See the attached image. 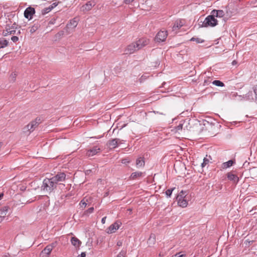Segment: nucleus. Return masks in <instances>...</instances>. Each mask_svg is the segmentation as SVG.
Masks as SVG:
<instances>
[{
    "mask_svg": "<svg viewBox=\"0 0 257 257\" xmlns=\"http://www.w3.org/2000/svg\"><path fill=\"white\" fill-rule=\"evenodd\" d=\"M51 178H46L43 181L41 190L47 193H51L56 187L55 182Z\"/></svg>",
    "mask_w": 257,
    "mask_h": 257,
    "instance_id": "obj_1",
    "label": "nucleus"
},
{
    "mask_svg": "<svg viewBox=\"0 0 257 257\" xmlns=\"http://www.w3.org/2000/svg\"><path fill=\"white\" fill-rule=\"evenodd\" d=\"M218 24V21L215 18V16L211 14L208 16L202 22L201 27H213Z\"/></svg>",
    "mask_w": 257,
    "mask_h": 257,
    "instance_id": "obj_2",
    "label": "nucleus"
},
{
    "mask_svg": "<svg viewBox=\"0 0 257 257\" xmlns=\"http://www.w3.org/2000/svg\"><path fill=\"white\" fill-rule=\"evenodd\" d=\"M168 36V33L167 31H160L158 34H157L155 37V41L157 42H164Z\"/></svg>",
    "mask_w": 257,
    "mask_h": 257,
    "instance_id": "obj_3",
    "label": "nucleus"
},
{
    "mask_svg": "<svg viewBox=\"0 0 257 257\" xmlns=\"http://www.w3.org/2000/svg\"><path fill=\"white\" fill-rule=\"evenodd\" d=\"M51 178L55 182L56 185H57L59 182H63L65 180L66 175L64 173L61 172Z\"/></svg>",
    "mask_w": 257,
    "mask_h": 257,
    "instance_id": "obj_4",
    "label": "nucleus"
},
{
    "mask_svg": "<svg viewBox=\"0 0 257 257\" xmlns=\"http://www.w3.org/2000/svg\"><path fill=\"white\" fill-rule=\"evenodd\" d=\"M122 141L119 139L115 138L111 140H109L107 142V146L110 149L116 148L118 145L122 144Z\"/></svg>",
    "mask_w": 257,
    "mask_h": 257,
    "instance_id": "obj_5",
    "label": "nucleus"
},
{
    "mask_svg": "<svg viewBox=\"0 0 257 257\" xmlns=\"http://www.w3.org/2000/svg\"><path fill=\"white\" fill-rule=\"evenodd\" d=\"M177 200L178 201V204L180 206L186 207L187 206L188 202L186 199V196H184V194L178 195Z\"/></svg>",
    "mask_w": 257,
    "mask_h": 257,
    "instance_id": "obj_6",
    "label": "nucleus"
},
{
    "mask_svg": "<svg viewBox=\"0 0 257 257\" xmlns=\"http://www.w3.org/2000/svg\"><path fill=\"white\" fill-rule=\"evenodd\" d=\"M121 223L119 221H116L111 224L107 229V232L108 233H112L115 232L120 227Z\"/></svg>",
    "mask_w": 257,
    "mask_h": 257,
    "instance_id": "obj_7",
    "label": "nucleus"
},
{
    "mask_svg": "<svg viewBox=\"0 0 257 257\" xmlns=\"http://www.w3.org/2000/svg\"><path fill=\"white\" fill-rule=\"evenodd\" d=\"M137 50H139V49H138V47H137V44L135 42L128 45L125 50V52L126 54H131Z\"/></svg>",
    "mask_w": 257,
    "mask_h": 257,
    "instance_id": "obj_8",
    "label": "nucleus"
},
{
    "mask_svg": "<svg viewBox=\"0 0 257 257\" xmlns=\"http://www.w3.org/2000/svg\"><path fill=\"white\" fill-rule=\"evenodd\" d=\"M35 9L32 7L27 8L24 12V16L26 18L31 19L33 15L35 14Z\"/></svg>",
    "mask_w": 257,
    "mask_h": 257,
    "instance_id": "obj_9",
    "label": "nucleus"
},
{
    "mask_svg": "<svg viewBox=\"0 0 257 257\" xmlns=\"http://www.w3.org/2000/svg\"><path fill=\"white\" fill-rule=\"evenodd\" d=\"M149 40L146 38H141L138 40L136 43L137 44V47H138V49L140 50L143 47H145L149 43Z\"/></svg>",
    "mask_w": 257,
    "mask_h": 257,
    "instance_id": "obj_10",
    "label": "nucleus"
},
{
    "mask_svg": "<svg viewBox=\"0 0 257 257\" xmlns=\"http://www.w3.org/2000/svg\"><path fill=\"white\" fill-rule=\"evenodd\" d=\"M16 30L14 27L11 28L10 26L7 25L5 30L3 31V35L4 36H7L9 35H14L16 33Z\"/></svg>",
    "mask_w": 257,
    "mask_h": 257,
    "instance_id": "obj_11",
    "label": "nucleus"
},
{
    "mask_svg": "<svg viewBox=\"0 0 257 257\" xmlns=\"http://www.w3.org/2000/svg\"><path fill=\"white\" fill-rule=\"evenodd\" d=\"M9 207L7 206H5L2 208V209H0V223L2 222L6 216Z\"/></svg>",
    "mask_w": 257,
    "mask_h": 257,
    "instance_id": "obj_12",
    "label": "nucleus"
},
{
    "mask_svg": "<svg viewBox=\"0 0 257 257\" xmlns=\"http://www.w3.org/2000/svg\"><path fill=\"white\" fill-rule=\"evenodd\" d=\"M100 148L97 146H94L92 149H89L86 153V155L88 157H92L99 152Z\"/></svg>",
    "mask_w": 257,
    "mask_h": 257,
    "instance_id": "obj_13",
    "label": "nucleus"
},
{
    "mask_svg": "<svg viewBox=\"0 0 257 257\" xmlns=\"http://www.w3.org/2000/svg\"><path fill=\"white\" fill-rule=\"evenodd\" d=\"M227 177L228 180L232 181L235 184H237L239 181V178L232 172L227 173Z\"/></svg>",
    "mask_w": 257,
    "mask_h": 257,
    "instance_id": "obj_14",
    "label": "nucleus"
},
{
    "mask_svg": "<svg viewBox=\"0 0 257 257\" xmlns=\"http://www.w3.org/2000/svg\"><path fill=\"white\" fill-rule=\"evenodd\" d=\"M38 124L39 122L37 121V119H36V120L29 123L27 125L26 128L30 132H32L38 126Z\"/></svg>",
    "mask_w": 257,
    "mask_h": 257,
    "instance_id": "obj_15",
    "label": "nucleus"
},
{
    "mask_svg": "<svg viewBox=\"0 0 257 257\" xmlns=\"http://www.w3.org/2000/svg\"><path fill=\"white\" fill-rule=\"evenodd\" d=\"M184 25V20H177L172 27V31H175L180 28Z\"/></svg>",
    "mask_w": 257,
    "mask_h": 257,
    "instance_id": "obj_16",
    "label": "nucleus"
},
{
    "mask_svg": "<svg viewBox=\"0 0 257 257\" xmlns=\"http://www.w3.org/2000/svg\"><path fill=\"white\" fill-rule=\"evenodd\" d=\"M78 18H74L73 19L71 20L68 24L66 26H67L68 28H72L75 29L76 26L78 25Z\"/></svg>",
    "mask_w": 257,
    "mask_h": 257,
    "instance_id": "obj_17",
    "label": "nucleus"
},
{
    "mask_svg": "<svg viewBox=\"0 0 257 257\" xmlns=\"http://www.w3.org/2000/svg\"><path fill=\"white\" fill-rule=\"evenodd\" d=\"M95 5L93 2H88L86 4L82 7V10L83 11H88L90 10Z\"/></svg>",
    "mask_w": 257,
    "mask_h": 257,
    "instance_id": "obj_18",
    "label": "nucleus"
},
{
    "mask_svg": "<svg viewBox=\"0 0 257 257\" xmlns=\"http://www.w3.org/2000/svg\"><path fill=\"white\" fill-rule=\"evenodd\" d=\"M148 244L149 246H153L156 242V235L154 233H152L148 240Z\"/></svg>",
    "mask_w": 257,
    "mask_h": 257,
    "instance_id": "obj_19",
    "label": "nucleus"
},
{
    "mask_svg": "<svg viewBox=\"0 0 257 257\" xmlns=\"http://www.w3.org/2000/svg\"><path fill=\"white\" fill-rule=\"evenodd\" d=\"M211 14H213L215 17L218 18H222L225 15L224 12L222 10H214L211 12Z\"/></svg>",
    "mask_w": 257,
    "mask_h": 257,
    "instance_id": "obj_20",
    "label": "nucleus"
},
{
    "mask_svg": "<svg viewBox=\"0 0 257 257\" xmlns=\"http://www.w3.org/2000/svg\"><path fill=\"white\" fill-rule=\"evenodd\" d=\"M250 177L254 179H257V167H253L249 170Z\"/></svg>",
    "mask_w": 257,
    "mask_h": 257,
    "instance_id": "obj_21",
    "label": "nucleus"
},
{
    "mask_svg": "<svg viewBox=\"0 0 257 257\" xmlns=\"http://www.w3.org/2000/svg\"><path fill=\"white\" fill-rule=\"evenodd\" d=\"M52 247L48 245L42 251L41 253L42 254H46L45 257H48L49 255H50V254L51 253V252L52 251Z\"/></svg>",
    "mask_w": 257,
    "mask_h": 257,
    "instance_id": "obj_22",
    "label": "nucleus"
},
{
    "mask_svg": "<svg viewBox=\"0 0 257 257\" xmlns=\"http://www.w3.org/2000/svg\"><path fill=\"white\" fill-rule=\"evenodd\" d=\"M71 243L76 247L79 246L81 241L76 237H72L71 239Z\"/></svg>",
    "mask_w": 257,
    "mask_h": 257,
    "instance_id": "obj_23",
    "label": "nucleus"
},
{
    "mask_svg": "<svg viewBox=\"0 0 257 257\" xmlns=\"http://www.w3.org/2000/svg\"><path fill=\"white\" fill-rule=\"evenodd\" d=\"M144 173L141 172H135L131 174L130 177L132 179H136L137 178L142 177L144 175Z\"/></svg>",
    "mask_w": 257,
    "mask_h": 257,
    "instance_id": "obj_24",
    "label": "nucleus"
},
{
    "mask_svg": "<svg viewBox=\"0 0 257 257\" xmlns=\"http://www.w3.org/2000/svg\"><path fill=\"white\" fill-rule=\"evenodd\" d=\"M145 165V161L143 158L140 157L136 160V166L137 167H143Z\"/></svg>",
    "mask_w": 257,
    "mask_h": 257,
    "instance_id": "obj_25",
    "label": "nucleus"
},
{
    "mask_svg": "<svg viewBox=\"0 0 257 257\" xmlns=\"http://www.w3.org/2000/svg\"><path fill=\"white\" fill-rule=\"evenodd\" d=\"M234 162L232 160H229L228 161L223 163L222 165V169H227L232 166Z\"/></svg>",
    "mask_w": 257,
    "mask_h": 257,
    "instance_id": "obj_26",
    "label": "nucleus"
},
{
    "mask_svg": "<svg viewBox=\"0 0 257 257\" xmlns=\"http://www.w3.org/2000/svg\"><path fill=\"white\" fill-rule=\"evenodd\" d=\"M8 45V41L4 38L0 39V49L3 48L7 46Z\"/></svg>",
    "mask_w": 257,
    "mask_h": 257,
    "instance_id": "obj_27",
    "label": "nucleus"
},
{
    "mask_svg": "<svg viewBox=\"0 0 257 257\" xmlns=\"http://www.w3.org/2000/svg\"><path fill=\"white\" fill-rule=\"evenodd\" d=\"M17 76V74L15 72L12 73L9 78L10 81L13 83L15 82Z\"/></svg>",
    "mask_w": 257,
    "mask_h": 257,
    "instance_id": "obj_28",
    "label": "nucleus"
},
{
    "mask_svg": "<svg viewBox=\"0 0 257 257\" xmlns=\"http://www.w3.org/2000/svg\"><path fill=\"white\" fill-rule=\"evenodd\" d=\"M212 84L217 86L222 87L224 85V83L219 80H214L212 82Z\"/></svg>",
    "mask_w": 257,
    "mask_h": 257,
    "instance_id": "obj_29",
    "label": "nucleus"
},
{
    "mask_svg": "<svg viewBox=\"0 0 257 257\" xmlns=\"http://www.w3.org/2000/svg\"><path fill=\"white\" fill-rule=\"evenodd\" d=\"M183 123H180L178 125H177L176 127H175V132L177 133H180V131H182L183 130Z\"/></svg>",
    "mask_w": 257,
    "mask_h": 257,
    "instance_id": "obj_30",
    "label": "nucleus"
},
{
    "mask_svg": "<svg viewBox=\"0 0 257 257\" xmlns=\"http://www.w3.org/2000/svg\"><path fill=\"white\" fill-rule=\"evenodd\" d=\"M190 41H195L197 43H202L204 42V41L203 40H202L200 38H194V37H192L190 39Z\"/></svg>",
    "mask_w": 257,
    "mask_h": 257,
    "instance_id": "obj_31",
    "label": "nucleus"
},
{
    "mask_svg": "<svg viewBox=\"0 0 257 257\" xmlns=\"http://www.w3.org/2000/svg\"><path fill=\"white\" fill-rule=\"evenodd\" d=\"M245 97L248 100L253 99V94L252 91H249L245 94Z\"/></svg>",
    "mask_w": 257,
    "mask_h": 257,
    "instance_id": "obj_32",
    "label": "nucleus"
},
{
    "mask_svg": "<svg viewBox=\"0 0 257 257\" xmlns=\"http://www.w3.org/2000/svg\"><path fill=\"white\" fill-rule=\"evenodd\" d=\"M66 33L67 35H69L74 32L75 29L72 28H68L67 26L65 28Z\"/></svg>",
    "mask_w": 257,
    "mask_h": 257,
    "instance_id": "obj_33",
    "label": "nucleus"
},
{
    "mask_svg": "<svg viewBox=\"0 0 257 257\" xmlns=\"http://www.w3.org/2000/svg\"><path fill=\"white\" fill-rule=\"evenodd\" d=\"M51 10H52L51 8L50 7H49L48 8H46L43 9L42 11V13L43 15H45V14H47L49 12H50Z\"/></svg>",
    "mask_w": 257,
    "mask_h": 257,
    "instance_id": "obj_34",
    "label": "nucleus"
},
{
    "mask_svg": "<svg viewBox=\"0 0 257 257\" xmlns=\"http://www.w3.org/2000/svg\"><path fill=\"white\" fill-rule=\"evenodd\" d=\"M209 162V160L207 158H204L203 162L201 164L202 167H204Z\"/></svg>",
    "mask_w": 257,
    "mask_h": 257,
    "instance_id": "obj_35",
    "label": "nucleus"
},
{
    "mask_svg": "<svg viewBox=\"0 0 257 257\" xmlns=\"http://www.w3.org/2000/svg\"><path fill=\"white\" fill-rule=\"evenodd\" d=\"M126 254V251L121 250L119 254L117 255L116 257H125Z\"/></svg>",
    "mask_w": 257,
    "mask_h": 257,
    "instance_id": "obj_36",
    "label": "nucleus"
},
{
    "mask_svg": "<svg viewBox=\"0 0 257 257\" xmlns=\"http://www.w3.org/2000/svg\"><path fill=\"white\" fill-rule=\"evenodd\" d=\"M173 190V189H168L166 190L165 193H166V195H167V197H170L171 196Z\"/></svg>",
    "mask_w": 257,
    "mask_h": 257,
    "instance_id": "obj_37",
    "label": "nucleus"
},
{
    "mask_svg": "<svg viewBox=\"0 0 257 257\" xmlns=\"http://www.w3.org/2000/svg\"><path fill=\"white\" fill-rule=\"evenodd\" d=\"M57 245V242L55 241L52 242V243L48 244L49 246H51L52 247V249H53L54 247L56 246Z\"/></svg>",
    "mask_w": 257,
    "mask_h": 257,
    "instance_id": "obj_38",
    "label": "nucleus"
},
{
    "mask_svg": "<svg viewBox=\"0 0 257 257\" xmlns=\"http://www.w3.org/2000/svg\"><path fill=\"white\" fill-rule=\"evenodd\" d=\"M253 91L255 94V99L257 100V85L253 87Z\"/></svg>",
    "mask_w": 257,
    "mask_h": 257,
    "instance_id": "obj_39",
    "label": "nucleus"
},
{
    "mask_svg": "<svg viewBox=\"0 0 257 257\" xmlns=\"http://www.w3.org/2000/svg\"><path fill=\"white\" fill-rule=\"evenodd\" d=\"M11 40L13 41V42H16L19 40V38L17 36H13L11 38Z\"/></svg>",
    "mask_w": 257,
    "mask_h": 257,
    "instance_id": "obj_40",
    "label": "nucleus"
},
{
    "mask_svg": "<svg viewBox=\"0 0 257 257\" xmlns=\"http://www.w3.org/2000/svg\"><path fill=\"white\" fill-rule=\"evenodd\" d=\"M135 1V0H124V3L125 4H131Z\"/></svg>",
    "mask_w": 257,
    "mask_h": 257,
    "instance_id": "obj_41",
    "label": "nucleus"
},
{
    "mask_svg": "<svg viewBox=\"0 0 257 257\" xmlns=\"http://www.w3.org/2000/svg\"><path fill=\"white\" fill-rule=\"evenodd\" d=\"M86 203L85 202V201H83V200H81L80 203V205H81V207H85L86 206Z\"/></svg>",
    "mask_w": 257,
    "mask_h": 257,
    "instance_id": "obj_42",
    "label": "nucleus"
},
{
    "mask_svg": "<svg viewBox=\"0 0 257 257\" xmlns=\"http://www.w3.org/2000/svg\"><path fill=\"white\" fill-rule=\"evenodd\" d=\"M121 163L122 164H126L127 163H130V161L128 160L127 159H123L121 160Z\"/></svg>",
    "mask_w": 257,
    "mask_h": 257,
    "instance_id": "obj_43",
    "label": "nucleus"
},
{
    "mask_svg": "<svg viewBox=\"0 0 257 257\" xmlns=\"http://www.w3.org/2000/svg\"><path fill=\"white\" fill-rule=\"evenodd\" d=\"M58 4L55 3H53L50 6V7L51 8V9L52 10L53 8H54L55 7H56L57 6Z\"/></svg>",
    "mask_w": 257,
    "mask_h": 257,
    "instance_id": "obj_44",
    "label": "nucleus"
},
{
    "mask_svg": "<svg viewBox=\"0 0 257 257\" xmlns=\"http://www.w3.org/2000/svg\"><path fill=\"white\" fill-rule=\"evenodd\" d=\"M93 210H94V208H93V207H90V208H89L87 210V211L88 212H89V213H92V212H93Z\"/></svg>",
    "mask_w": 257,
    "mask_h": 257,
    "instance_id": "obj_45",
    "label": "nucleus"
},
{
    "mask_svg": "<svg viewBox=\"0 0 257 257\" xmlns=\"http://www.w3.org/2000/svg\"><path fill=\"white\" fill-rule=\"evenodd\" d=\"M35 31H36V27H34V26H33V27H32V28H31V30H30V32H31V33H34Z\"/></svg>",
    "mask_w": 257,
    "mask_h": 257,
    "instance_id": "obj_46",
    "label": "nucleus"
},
{
    "mask_svg": "<svg viewBox=\"0 0 257 257\" xmlns=\"http://www.w3.org/2000/svg\"><path fill=\"white\" fill-rule=\"evenodd\" d=\"M175 256H176V257H186V254L179 255V253H176Z\"/></svg>",
    "mask_w": 257,
    "mask_h": 257,
    "instance_id": "obj_47",
    "label": "nucleus"
},
{
    "mask_svg": "<svg viewBox=\"0 0 257 257\" xmlns=\"http://www.w3.org/2000/svg\"><path fill=\"white\" fill-rule=\"evenodd\" d=\"M106 218V216H105L102 218V219H101L102 223H103V224L105 223Z\"/></svg>",
    "mask_w": 257,
    "mask_h": 257,
    "instance_id": "obj_48",
    "label": "nucleus"
},
{
    "mask_svg": "<svg viewBox=\"0 0 257 257\" xmlns=\"http://www.w3.org/2000/svg\"><path fill=\"white\" fill-rule=\"evenodd\" d=\"M86 256V253L85 252H81L80 255V257H85Z\"/></svg>",
    "mask_w": 257,
    "mask_h": 257,
    "instance_id": "obj_49",
    "label": "nucleus"
},
{
    "mask_svg": "<svg viewBox=\"0 0 257 257\" xmlns=\"http://www.w3.org/2000/svg\"><path fill=\"white\" fill-rule=\"evenodd\" d=\"M64 187H65V185H64V184H61V183H60V184H59V187H60L61 189L63 188Z\"/></svg>",
    "mask_w": 257,
    "mask_h": 257,
    "instance_id": "obj_50",
    "label": "nucleus"
},
{
    "mask_svg": "<svg viewBox=\"0 0 257 257\" xmlns=\"http://www.w3.org/2000/svg\"><path fill=\"white\" fill-rule=\"evenodd\" d=\"M185 193H186V192H184L183 191H182L181 192H180V193L178 195H180V194L183 195V194H184V196H186L185 195Z\"/></svg>",
    "mask_w": 257,
    "mask_h": 257,
    "instance_id": "obj_51",
    "label": "nucleus"
},
{
    "mask_svg": "<svg viewBox=\"0 0 257 257\" xmlns=\"http://www.w3.org/2000/svg\"><path fill=\"white\" fill-rule=\"evenodd\" d=\"M122 244V242L120 241H119L117 242V245L120 246Z\"/></svg>",
    "mask_w": 257,
    "mask_h": 257,
    "instance_id": "obj_52",
    "label": "nucleus"
},
{
    "mask_svg": "<svg viewBox=\"0 0 257 257\" xmlns=\"http://www.w3.org/2000/svg\"><path fill=\"white\" fill-rule=\"evenodd\" d=\"M3 196H4V194L3 193H1L0 194V200L2 199Z\"/></svg>",
    "mask_w": 257,
    "mask_h": 257,
    "instance_id": "obj_53",
    "label": "nucleus"
},
{
    "mask_svg": "<svg viewBox=\"0 0 257 257\" xmlns=\"http://www.w3.org/2000/svg\"><path fill=\"white\" fill-rule=\"evenodd\" d=\"M231 64H237V62H236L235 60H233V61L232 62Z\"/></svg>",
    "mask_w": 257,
    "mask_h": 257,
    "instance_id": "obj_54",
    "label": "nucleus"
},
{
    "mask_svg": "<svg viewBox=\"0 0 257 257\" xmlns=\"http://www.w3.org/2000/svg\"><path fill=\"white\" fill-rule=\"evenodd\" d=\"M101 181H102V180H101V179H98V180H97V182H99V181L101 182Z\"/></svg>",
    "mask_w": 257,
    "mask_h": 257,
    "instance_id": "obj_55",
    "label": "nucleus"
},
{
    "mask_svg": "<svg viewBox=\"0 0 257 257\" xmlns=\"http://www.w3.org/2000/svg\"><path fill=\"white\" fill-rule=\"evenodd\" d=\"M3 257H9V256H8V255H4V256H3Z\"/></svg>",
    "mask_w": 257,
    "mask_h": 257,
    "instance_id": "obj_56",
    "label": "nucleus"
},
{
    "mask_svg": "<svg viewBox=\"0 0 257 257\" xmlns=\"http://www.w3.org/2000/svg\"><path fill=\"white\" fill-rule=\"evenodd\" d=\"M61 198H62V199H63V198H64L63 195H62V196H61Z\"/></svg>",
    "mask_w": 257,
    "mask_h": 257,
    "instance_id": "obj_57",
    "label": "nucleus"
},
{
    "mask_svg": "<svg viewBox=\"0 0 257 257\" xmlns=\"http://www.w3.org/2000/svg\"><path fill=\"white\" fill-rule=\"evenodd\" d=\"M61 198H62V199H63V198H64L63 195H62V196H61Z\"/></svg>",
    "mask_w": 257,
    "mask_h": 257,
    "instance_id": "obj_58",
    "label": "nucleus"
}]
</instances>
